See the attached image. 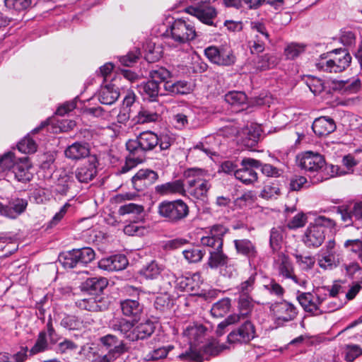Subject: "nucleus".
Masks as SVG:
<instances>
[{
	"instance_id": "cd10ccee",
	"label": "nucleus",
	"mask_w": 362,
	"mask_h": 362,
	"mask_svg": "<svg viewBox=\"0 0 362 362\" xmlns=\"http://www.w3.org/2000/svg\"><path fill=\"white\" fill-rule=\"evenodd\" d=\"M336 127L334 119L329 117H318L314 120L312 125L314 133L319 136H327L332 133Z\"/></svg>"
},
{
	"instance_id": "e433bc0d",
	"label": "nucleus",
	"mask_w": 362,
	"mask_h": 362,
	"mask_svg": "<svg viewBox=\"0 0 362 362\" xmlns=\"http://www.w3.org/2000/svg\"><path fill=\"white\" fill-rule=\"evenodd\" d=\"M154 329L155 326L150 320H146L145 322L139 324L133 329L134 341L150 337L154 332Z\"/></svg>"
},
{
	"instance_id": "603ef678",
	"label": "nucleus",
	"mask_w": 362,
	"mask_h": 362,
	"mask_svg": "<svg viewBox=\"0 0 362 362\" xmlns=\"http://www.w3.org/2000/svg\"><path fill=\"white\" fill-rule=\"evenodd\" d=\"M140 274L146 279H155L158 276V264L156 260L151 261L140 271Z\"/></svg>"
},
{
	"instance_id": "c756f323",
	"label": "nucleus",
	"mask_w": 362,
	"mask_h": 362,
	"mask_svg": "<svg viewBox=\"0 0 362 362\" xmlns=\"http://www.w3.org/2000/svg\"><path fill=\"white\" fill-rule=\"evenodd\" d=\"M95 163V158H93L92 160H89L87 163L76 169L75 176L80 182H88L95 177L97 170Z\"/></svg>"
},
{
	"instance_id": "e2e57ef3",
	"label": "nucleus",
	"mask_w": 362,
	"mask_h": 362,
	"mask_svg": "<svg viewBox=\"0 0 362 362\" xmlns=\"http://www.w3.org/2000/svg\"><path fill=\"white\" fill-rule=\"evenodd\" d=\"M160 275H161L162 277V287H163L165 290H167L169 287L171 288L173 283H177L175 276L169 270L161 269L160 268Z\"/></svg>"
},
{
	"instance_id": "0eeeda50",
	"label": "nucleus",
	"mask_w": 362,
	"mask_h": 362,
	"mask_svg": "<svg viewBox=\"0 0 362 362\" xmlns=\"http://www.w3.org/2000/svg\"><path fill=\"white\" fill-rule=\"evenodd\" d=\"M297 299L303 310L313 315L332 312L339 307V305L334 304L326 309L325 303L328 300L327 296L322 293L320 289H317L312 293H301L297 296Z\"/></svg>"
},
{
	"instance_id": "9d476101",
	"label": "nucleus",
	"mask_w": 362,
	"mask_h": 362,
	"mask_svg": "<svg viewBox=\"0 0 362 362\" xmlns=\"http://www.w3.org/2000/svg\"><path fill=\"white\" fill-rule=\"evenodd\" d=\"M269 311L274 323L278 327L284 326L286 323L293 320L298 315L297 308L285 300L272 303Z\"/></svg>"
},
{
	"instance_id": "2eb2a0df",
	"label": "nucleus",
	"mask_w": 362,
	"mask_h": 362,
	"mask_svg": "<svg viewBox=\"0 0 362 362\" xmlns=\"http://www.w3.org/2000/svg\"><path fill=\"white\" fill-rule=\"evenodd\" d=\"M227 229L222 225H214L206 235L201 238L200 243L204 247L212 248V250L223 248V237Z\"/></svg>"
},
{
	"instance_id": "4c0bfd02",
	"label": "nucleus",
	"mask_w": 362,
	"mask_h": 362,
	"mask_svg": "<svg viewBox=\"0 0 362 362\" xmlns=\"http://www.w3.org/2000/svg\"><path fill=\"white\" fill-rule=\"evenodd\" d=\"M225 101L233 107H240L245 105L247 98L242 91H230L224 96Z\"/></svg>"
},
{
	"instance_id": "20e7f679",
	"label": "nucleus",
	"mask_w": 362,
	"mask_h": 362,
	"mask_svg": "<svg viewBox=\"0 0 362 362\" xmlns=\"http://www.w3.org/2000/svg\"><path fill=\"white\" fill-rule=\"evenodd\" d=\"M335 226L334 220L324 216L317 217L313 223L306 228L302 241L308 247H318L325 239L327 230H332Z\"/></svg>"
},
{
	"instance_id": "393cba45",
	"label": "nucleus",
	"mask_w": 362,
	"mask_h": 362,
	"mask_svg": "<svg viewBox=\"0 0 362 362\" xmlns=\"http://www.w3.org/2000/svg\"><path fill=\"white\" fill-rule=\"evenodd\" d=\"M128 260L124 255H115L102 259L99 263V267L109 272L119 271L126 268Z\"/></svg>"
},
{
	"instance_id": "6ab92c4d",
	"label": "nucleus",
	"mask_w": 362,
	"mask_h": 362,
	"mask_svg": "<svg viewBox=\"0 0 362 362\" xmlns=\"http://www.w3.org/2000/svg\"><path fill=\"white\" fill-rule=\"evenodd\" d=\"M241 143L247 148H252L258 143L261 136V128L255 124L244 127L238 133Z\"/></svg>"
},
{
	"instance_id": "052dcab7",
	"label": "nucleus",
	"mask_w": 362,
	"mask_h": 362,
	"mask_svg": "<svg viewBox=\"0 0 362 362\" xmlns=\"http://www.w3.org/2000/svg\"><path fill=\"white\" fill-rule=\"evenodd\" d=\"M305 51V46L298 43H291L285 49V54L288 59H293Z\"/></svg>"
},
{
	"instance_id": "1a4fd4ad",
	"label": "nucleus",
	"mask_w": 362,
	"mask_h": 362,
	"mask_svg": "<svg viewBox=\"0 0 362 362\" xmlns=\"http://www.w3.org/2000/svg\"><path fill=\"white\" fill-rule=\"evenodd\" d=\"M95 257L94 250L89 247L73 249L59 254V262L65 269H73L91 262Z\"/></svg>"
},
{
	"instance_id": "13d9d810",
	"label": "nucleus",
	"mask_w": 362,
	"mask_h": 362,
	"mask_svg": "<svg viewBox=\"0 0 362 362\" xmlns=\"http://www.w3.org/2000/svg\"><path fill=\"white\" fill-rule=\"evenodd\" d=\"M361 269L359 264L355 261L343 263L341 265V269L345 275L352 279H356L354 275H358Z\"/></svg>"
},
{
	"instance_id": "2f4dec72",
	"label": "nucleus",
	"mask_w": 362,
	"mask_h": 362,
	"mask_svg": "<svg viewBox=\"0 0 362 362\" xmlns=\"http://www.w3.org/2000/svg\"><path fill=\"white\" fill-rule=\"evenodd\" d=\"M175 194L185 196L186 189L183 180H175L160 185V195Z\"/></svg>"
},
{
	"instance_id": "7c9ffc66",
	"label": "nucleus",
	"mask_w": 362,
	"mask_h": 362,
	"mask_svg": "<svg viewBox=\"0 0 362 362\" xmlns=\"http://www.w3.org/2000/svg\"><path fill=\"white\" fill-rule=\"evenodd\" d=\"M118 88L112 84L102 86L98 93V100L104 105H112L118 99Z\"/></svg>"
},
{
	"instance_id": "864d4df0",
	"label": "nucleus",
	"mask_w": 362,
	"mask_h": 362,
	"mask_svg": "<svg viewBox=\"0 0 362 362\" xmlns=\"http://www.w3.org/2000/svg\"><path fill=\"white\" fill-rule=\"evenodd\" d=\"M255 278L256 275L252 274L247 280L243 281L237 286L236 289L240 296H250V293L254 288Z\"/></svg>"
},
{
	"instance_id": "9b49d317",
	"label": "nucleus",
	"mask_w": 362,
	"mask_h": 362,
	"mask_svg": "<svg viewBox=\"0 0 362 362\" xmlns=\"http://www.w3.org/2000/svg\"><path fill=\"white\" fill-rule=\"evenodd\" d=\"M189 207L181 199L160 204V216L168 221L177 222L188 216Z\"/></svg>"
},
{
	"instance_id": "de8ad7c7",
	"label": "nucleus",
	"mask_w": 362,
	"mask_h": 362,
	"mask_svg": "<svg viewBox=\"0 0 362 362\" xmlns=\"http://www.w3.org/2000/svg\"><path fill=\"white\" fill-rule=\"evenodd\" d=\"M182 254L189 263H197L202 259L205 252L198 247H191L184 250Z\"/></svg>"
},
{
	"instance_id": "58836bf2",
	"label": "nucleus",
	"mask_w": 362,
	"mask_h": 362,
	"mask_svg": "<svg viewBox=\"0 0 362 362\" xmlns=\"http://www.w3.org/2000/svg\"><path fill=\"white\" fill-rule=\"evenodd\" d=\"M209 258L208 260V265L209 267L214 269L228 264V258L223 252L222 249H217L216 250L209 251Z\"/></svg>"
},
{
	"instance_id": "79ce46f5",
	"label": "nucleus",
	"mask_w": 362,
	"mask_h": 362,
	"mask_svg": "<svg viewBox=\"0 0 362 362\" xmlns=\"http://www.w3.org/2000/svg\"><path fill=\"white\" fill-rule=\"evenodd\" d=\"M18 161L14 160V154L8 152L0 157V175L5 173V175L10 177L13 167Z\"/></svg>"
},
{
	"instance_id": "49530a36",
	"label": "nucleus",
	"mask_w": 362,
	"mask_h": 362,
	"mask_svg": "<svg viewBox=\"0 0 362 362\" xmlns=\"http://www.w3.org/2000/svg\"><path fill=\"white\" fill-rule=\"evenodd\" d=\"M318 264L324 269H332L339 264V259L332 251H327L319 258Z\"/></svg>"
},
{
	"instance_id": "a211bd4d",
	"label": "nucleus",
	"mask_w": 362,
	"mask_h": 362,
	"mask_svg": "<svg viewBox=\"0 0 362 362\" xmlns=\"http://www.w3.org/2000/svg\"><path fill=\"white\" fill-rule=\"evenodd\" d=\"M27 206L28 201L20 198L11 200L8 205H3L0 202V214L7 218L15 219L25 211Z\"/></svg>"
},
{
	"instance_id": "0e129e2a",
	"label": "nucleus",
	"mask_w": 362,
	"mask_h": 362,
	"mask_svg": "<svg viewBox=\"0 0 362 362\" xmlns=\"http://www.w3.org/2000/svg\"><path fill=\"white\" fill-rule=\"evenodd\" d=\"M60 325L69 330L78 329L81 322L76 316L66 315L61 321Z\"/></svg>"
},
{
	"instance_id": "39448f33",
	"label": "nucleus",
	"mask_w": 362,
	"mask_h": 362,
	"mask_svg": "<svg viewBox=\"0 0 362 362\" xmlns=\"http://www.w3.org/2000/svg\"><path fill=\"white\" fill-rule=\"evenodd\" d=\"M207 171L197 168L186 169L183 177L187 180L186 193L196 199H203L206 197L211 184L205 179Z\"/></svg>"
},
{
	"instance_id": "7ed1b4c3",
	"label": "nucleus",
	"mask_w": 362,
	"mask_h": 362,
	"mask_svg": "<svg viewBox=\"0 0 362 362\" xmlns=\"http://www.w3.org/2000/svg\"><path fill=\"white\" fill-rule=\"evenodd\" d=\"M298 165L311 176L313 175V182H320L330 177L343 175L346 171L341 170L338 165H326L324 157L313 151H306L297 157Z\"/></svg>"
},
{
	"instance_id": "37998d69",
	"label": "nucleus",
	"mask_w": 362,
	"mask_h": 362,
	"mask_svg": "<svg viewBox=\"0 0 362 362\" xmlns=\"http://www.w3.org/2000/svg\"><path fill=\"white\" fill-rule=\"evenodd\" d=\"M238 308L243 320L246 318L252 312L253 308L252 299L250 296H239Z\"/></svg>"
},
{
	"instance_id": "bb28decb",
	"label": "nucleus",
	"mask_w": 362,
	"mask_h": 362,
	"mask_svg": "<svg viewBox=\"0 0 362 362\" xmlns=\"http://www.w3.org/2000/svg\"><path fill=\"white\" fill-rule=\"evenodd\" d=\"M202 282L201 274L198 272L188 274L177 279L178 287L186 292H196Z\"/></svg>"
},
{
	"instance_id": "a19ab883",
	"label": "nucleus",
	"mask_w": 362,
	"mask_h": 362,
	"mask_svg": "<svg viewBox=\"0 0 362 362\" xmlns=\"http://www.w3.org/2000/svg\"><path fill=\"white\" fill-rule=\"evenodd\" d=\"M231 307V300L229 298H223L213 304L211 313L214 317H222L227 314Z\"/></svg>"
},
{
	"instance_id": "774afa93",
	"label": "nucleus",
	"mask_w": 362,
	"mask_h": 362,
	"mask_svg": "<svg viewBox=\"0 0 362 362\" xmlns=\"http://www.w3.org/2000/svg\"><path fill=\"white\" fill-rule=\"evenodd\" d=\"M190 68L193 73H203L207 70L208 65L199 55H197L192 57V66Z\"/></svg>"
},
{
	"instance_id": "4be33fe9",
	"label": "nucleus",
	"mask_w": 362,
	"mask_h": 362,
	"mask_svg": "<svg viewBox=\"0 0 362 362\" xmlns=\"http://www.w3.org/2000/svg\"><path fill=\"white\" fill-rule=\"evenodd\" d=\"M31 165L28 158L20 159L13 167L10 177L13 175L14 178L21 182L25 183L33 178V173L30 172Z\"/></svg>"
},
{
	"instance_id": "338daca9",
	"label": "nucleus",
	"mask_w": 362,
	"mask_h": 362,
	"mask_svg": "<svg viewBox=\"0 0 362 362\" xmlns=\"http://www.w3.org/2000/svg\"><path fill=\"white\" fill-rule=\"evenodd\" d=\"M148 169H141L139 170L132 178V182L134 188L137 191H140L142 189L143 183L145 180L147 172Z\"/></svg>"
},
{
	"instance_id": "412c9836",
	"label": "nucleus",
	"mask_w": 362,
	"mask_h": 362,
	"mask_svg": "<svg viewBox=\"0 0 362 362\" xmlns=\"http://www.w3.org/2000/svg\"><path fill=\"white\" fill-rule=\"evenodd\" d=\"M122 314L137 322L143 313V305L138 299H125L120 301Z\"/></svg>"
},
{
	"instance_id": "3c124183",
	"label": "nucleus",
	"mask_w": 362,
	"mask_h": 362,
	"mask_svg": "<svg viewBox=\"0 0 362 362\" xmlns=\"http://www.w3.org/2000/svg\"><path fill=\"white\" fill-rule=\"evenodd\" d=\"M305 82L314 95L320 94L324 90V83L319 78L308 76L305 79Z\"/></svg>"
},
{
	"instance_id": "c85d7f7f",
	"label": "nucleus",
	"mask_w": 362,
	"mask_h": 362,
	"mask_svg": "<svg viewBox=\"0 0 362 362\" xmlns=\"http://www.w3.org/2000/svg\"><path fill=\"white\" fill-rule=\"evenodd\" d=\"M107 279L104 277H92L87 279L81 284V290L89 293L90 295L99 296L98 294L107 287Z\"/></svg>"
},
{
	"instance_id": "ea45409f",
	"label": "nucleus",
	"mask_w": 362,
	"mask_h": 362,
	"mask_svg": "<svg viewBox=\"0 0 362 362\" xmlns=\"http://www.w3.org/2000/svg\"><path fill=\"white\" fill-rule=\"evenodd\" d=\"M101 298L100 296H92L88 298L78 300L76 305L83 310L91 312H98L102 310Z\"/></svg>"
},
{
	"instance_id": "f3484780",
	"label": "nucleus",
	"mask_w": 362,
	"mask_h": 362,
	"mask_svg": "<svg viewBox=\"0 0 362 362\" xmlns=\"http://www.w3.org/2000/svg\"><path fill=\"white\" fill-rule=\"evenodd\" d=\"M99 341L107 350V353L117 358L128 350L122 340H119L117 337L111 334L100 337Z\"/></svg>"
},
{
	"instance_id": "4d7b16f0",
	"label": "nucleus",
	"mask_w": 362,
	"mask_h": 362,
	"mask_svg": "<svg viewBox=\"0 0 362 362\" xmlns=\"http://www.w3.org/2000/svg\"><path fill=\"white\" fill-rule=\"evenodd\" d=\"M362 355V349L356 344H348L345 347L344 358L346 361L352 362Z\"/></svg>"
},
{
	"instance_id": "69168bd1",
	"label": "nucleus",
	"mask_w": 362,
	"mask_h": 362,
	"mask_svg": "<svg viewBox=\"0 0 362 362\" xmlns=\"http://www.w3.org/2000/svg\"><path fill=\"white\" fill-rule=\"evenodd\" d=\"M306 222L307 216L303 213H298L288 222L287 225L290 229H296L303 227Z\"/></svg>"
},
{
	"instance_id": "5701e85b",
	"label": "nucleus",
	"mask_w": 362,
	"mask_h": 362,
	"mask_svg": "<svg viewBox=\"0 0 362 362\" xmlns=\"http://www.w3.org/2000/svg\"><path fill=\"white\" fill-rule=\"evenodd\" d=\"M135 323L132 320L129 321L123 317H116L111 320L110 326L112 330L119 332L129 341H134L133 327Z\"/></svg>"
},
{
	"instance_id": "423d86ee",
	"label": "nucleus",
	"mask_w": 362,
	"mask_h": 362,
	"mask_svg": "<svg viewBox=\"0 0 362 362\" xmlns=\"http://www.w3.org/2000/svg\"><path fill=\"white\" fill-rule=\"evenodd\" d=\"M351 56L345 49H335L323 54L316 63L317 69L329 73H339L349 66Z\"/></svg>"
},
{
	"instance_id": "f8f14e48",
	"label": "nucleus",
	"mask_w": 362,
	"mask_h": 362,
	"mask_svg": "<svg viewBox=\"0 0 362 362\" xmlns=\"http://www.w3.org/2000/svg\"><path fill=\"white\" fill-rule=\"evenodd\" d=\"M261 162L258 160L245 158L241 161V168L235 173V178L245 185H252L257 181L258 175L253 168H259Z\"/></svg>"
},
{
	"instance_id": "c03bdc74",
	"label": "nucleus",
	"mask_w": 362,
	"mask_h": 362,
	"mask_svg": "<svg viewBox=\"0 0 362 362\" xmlns=\"http://www.w3.org/2000/svg\"><path fill=\"white\" fill-rule=\"evenodd\" d=\"M222 349L217 345L216 341H211L206 344L200 346L197 349V352L200 353L201 358L199 360H194V361L202 362L204 356H216Z\"/></svg>"
},
{
	"instance_id": "680f3d73",
	"label": "nucleus",
	"mask_w": 362,
	"mask_h": 362,
	"mask_svg": "<svg viewBox=\"0 0 362 362\" xmlns=\"http://www.w3.org/2000/svg\"><path fill=\"white\" fill-rule=\"evenodd\" d=\"M361 83L358 78H353L349 81H341L339 83L340 88L344 89L349 93H356L361 87Z\"/></svg>"
},
{
	"instance_id": "dca6fc26",
	"label": "nucleus",
	"mask_w": 362,
	"mask_h": 362,
	"mask_svg": "<svg viewBox=\"0 0 362 362\" xmlns=\"http://www.w3.org/2000/svg\"><path fill=\"white\" fill-rule=\"evenodd\" d=\"M337 213L346 226L352 224L354 220H362V200L355 202L349 206H339Z\"/></svg>"
},
{
	"instance_id": "5fc2aeb1",
	"label": "nucleus",
	"mask_w": 362,
	"mask_h": 362,
	"mask_svg": "<svg viewBox=\"0 0 362 362\" xmlns=\"http://www.w3.org/2000/svg\"><path fill=\"white\" fill-rule=\"evenodd\" d=\"M32 0H4L5 6L8 9L21 11L31 5Z\"/></svg>"
},
{
	"instance_id": "473e14b6",
	"label": "nucleus",
	"mask_w": 362,
	"mask_h": 362,
	"mask_svg": "<svg viewBox=\"0 0 362 362\" xmlns=\"http://www.w3.org/2000/svg\"><path fill=\"white\" fill-rule=\"evenodd\" d=\"M141 93L144 100L149 102L157 101L158 97V82L156 80H149L141 86Z\"/></svg>"
},
{
	"instance_id": "6e6552de",
	"label": "nucleus",
	"mask_w": 362,
	"mask_h": 362,
	"mask_svg": "<svg viewBox=\"0 0 362 362\" xmlns=\"http://www.w3.org/2000/svg\"><path fill=\"white\" fill-rule=\"evenodd\" d=\"M206 329L202 325L190 324L183 331V337L187 338L189 345V351L180 354L177 356L181 360H199L200 353L197 349L206 339Z\"/></svg>"
},
{
	"instance_id": "8fccbe9b",
	"label": "nucleus",
	"mask_w": 362,
	"mask_h": 362,
	"mask_svg": "<svg viewBox=\"0 0 362 362\" xmlns=\"http://www.w3.org/2000/svg\"><path fill=\"white\" fill-rule=\"evenodd\" d=\"M17 147L18 151L23 153H33L37 150L35 141L29 135L20 141Z\"/></svg>"
},
{
	"instance_id": "f257e3e1",
	"label": "nucleus",
	"mask_w": 362,
	"mask_h": 362,
	"mask_svg": "<svg viewBox=\"0 0 362 362\" xmlns=\"http://www.w3.org/2000/svg\"><path fill=\"white\" fill-rule=\"evenodd\" d=\"M160 33L167 41L165 44L171 49H179L197 37L194 26L189 21L177 18L170 15L164 16L160 24Z\"/></svg>"
},
{
	"instance_id": "b1692460",
	"label": "nucleus",
	"mask_w": 362,
	"mask_h": 362,
	"mask_svg": "<svg viewBox=\"0 0 362 362\" xmlns=\"http://www.w3.org/2000/svg\"><path fill=\"white\" fill-rule=\"evenodd\" d=\"M90 144L85 141H76L69 146L65 151L67 158L72 160H78L88 157L90 154Z\"/></svg>"
},
{
	"instance_id": "a878e982",
	"label": "nucleus",
	"mask_w": 362,
	"mask_h": 362,
	"mask_svg": "<svg viewBox=\"0 0 362 362\" xmlns=\"http://www.w3.org/2000/svg\"><path fill=\"white\" fill-rule=\"evenodd\" d=\"M234 246L238 255L245 257L250 262L257 257L256 245L250 240L238 239L233 241Z\"/></svg>"
},
{
	"instance_id": "bf43d9fd",
	"label": "nucleus",
	"mask_w": 362,
	"mask_h": 362,
	"mask_svg": "<svg viewBox=\"0 0 362 362\" xmlns=\"http://www.w3.org/2000/svg\"><path fill=\"white\" fill-rule=\"evenodd\" d=\"M261 171L267 177H279L284 173V170L272 165V164L261 163Z\"/></svg>"
},
{
	"instance_id": "09e8293b",
	"label": "nucleus",
	"mask_w": 362,
	"mask_h": 362,
	"mask_svg": "<svg viewBox=\"0 0 362 362\" xmlns=\"http://www.w3.org/2000/svg\"><path fill=\"white\" fill-rule=\"evenodd\" d=\"M283 241V229L280 227L273 228L270 232L269 243L270 247L274 252L278 251L281 248Z\"/></svg>"
},
{
	"instance_id": "72a5a7b5",
	"label": "nucleus",
	"mask_w": 362,
	"mask_h": 362,
	"mask_svg": "<svg viewBox=\"0 0 362 362\" xmlns=\"http://www.w3.org/2000/svg\"><path fill=\"white\" fill-rule=\"evenodd\" d=\"M163 88L166 93L164 94H187L191 91L190 84L185 81H179L177 82L166 81L163 84Z\"/></svg>"
},
{
	"instance_id": "ddd939ff",
	"label": "nucleus",
	"mask_w": 362,
	"mask_h": 362,
	"mask_svg": "<svg viewBox=\"0 0 362 362\" xmlns=\"http://www.w3.org/2000/svg\"><path fill=\"white\" fill-rule=\"evenodd\" d=\"M204 55L211 62L220 66L232 65L235 59L231 50L216 46H209L205 48Z\"/></svg>"
},
{
	"instance_id": "f704fd0d",
	"label": "nucleus",
	"mask_w": 362,
	"mask_h": 362,
	"mask_svg": "<svg viewBox=\"0 0 362 362\" xmlns=\"http://www.w3.org/2000/svg\"><path fill=\"white\" fill-rule=\"evenodd\" d=\"M73 182V175L62 172L55 184L53 192L61 195H66Z\"/></svg>"
},
{
	"instance_id": "a18cd8bd",
	"label": "nucleus",
	"mask_w": 362,
	"mask_h": 362,
	"mask_svg": "<svg viewBox=\"0 0 362 362\" xmlns=\"http://www.w3.org/2000/svg\"><path fill=\"white\" fill-rule=\"evenodd\" d=\"M49 345L47 340V333L42 331L39 333L33 346L29 350V356H33L44 352L48 349Z\"/></svg>"
},
{
	"instance_id": "4468645a",
	"label": "nucleus",
	"mask_w": 362,
	"mask_h": 362,
	"mask_svg": "<svg viewBox=\"0 0 362 362\" xmlns=\"http://www.w3.org/2000/svg\"><path fill=\"white\" fill-rule=\"evenodd\" d=\"M255 329L252 323L245 321L240 326L231 331L227 337L229 344H242L250 342L255 338Z\"/></svg>"
},
{
	"instance_id": "f03ea898",
	"label": "nucleus",
	"mask_w": 362,
	"mask_h": 362,
	"mask_svg": "<svg viewBox=\"0 0 362 362\" xmlns=\"http://www.w3.org/2000/svg\"><path fill=\"white\" fill-rule=\"evenodd\" d=\"M158 144V136L151 132L146 131L139 134L135 139H129L126 143L129 152L124 165L119 172L124 174L141 163L146 158V153L153 150Z\"/></svg>"
},
{
	"instance_id": "c9c22d12",
	"label": "nucleus",
	"mask_w": 362,
	"mask_h": 362,
	"mask_svg": "<svg viewBox=\"0 0 362 362\" xmlns=\"http://www.w3.org/2000/svg\"><path fill=\"white\" fill-rule=\"evenodd\" d=\"M158 118L156 109L151 110L148 107H141L133 119L136 124H145L156 122Z\"/></svg>"
},
{
	"instance_id": "6e6d98bb",
	"label": "nucleus",
	"mask_w": 362,
	"mask_h": 362,
	"mask_svg": "<svg viewBox=\"0 0 362 362\" xmlns=\"http://www.w3.org/2000/svg\"><path fill=\"white\" fill-rule=\"evenodd\" d=\"M264 288L270 295L279 298L282 297L285 292L284 288L274 279L264 284Z\"/></svg>"
},
{
	"instance_id": "aec40b11",
	"label": "nucleus",
	"mask_w": 362,
	"mask_h": 362,
	"mask_svg": "<svg viewBox=\"0 0 362 362\" xmlns=\"http://www.w3.org/2000/svg\"><path fill=\"white\" fill-rule=\"evenodd\" d=\"M276 266L279 276L285 279H291L296 284L300 285L305 283L304 280L300 281L298 278L293 274L292 263L288 256L284 254L279 255L276 261Z\"/></svg>"
}]
</instances>
